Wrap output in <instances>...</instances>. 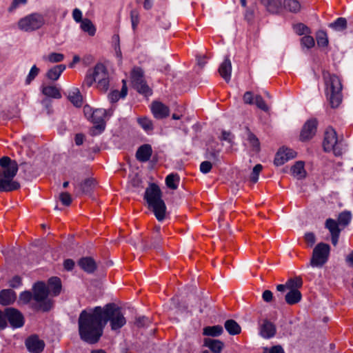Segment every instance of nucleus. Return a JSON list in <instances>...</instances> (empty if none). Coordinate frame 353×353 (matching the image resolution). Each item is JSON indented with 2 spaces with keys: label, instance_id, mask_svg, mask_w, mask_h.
I'll list each match as a JSON object with an SVG mask.
<instances>
[{
  "label": "nucleus",
  "instance_id": "obj_1",
  "mask_svg": "<svg viewBox=\"0 0 353 353\" xmlns=\"http://www.w3.org/2000/svg\"><path fill=\"white\" fill-rule=\"evenodd\" d=\"M108 321L113 331L119 330L126 323L121 308L114 303H108L103 307L97 306L89 311L83 310L78 319L81 339L89 344L97 343Z\"/></svg>",
  "mask_w": 353,
  "mask_h": 353
},
{
  "label": "nucleus",
  "instance_id": "obj_2",
  "mask_svg": "<svg viewBox=\"0 0 353 353\" xmlns=\"http://www.w3.org/2000/svg\"><path fill=\"white\" fill-rule=\"evenodd\" d=\"M144 199L146 200L148 208L152 210L155 217L159 221L165 218L166 206L162 199V193L159 187L152 183L146 188Z\"/></svg>",
  "mask_w": 353,
  "mask_h": 353
},
{
  "label": "nucleus",
  "instance_id": "obj_3",
  "mask_svg": "<svg viewBox=\"0 0 353 353\" xmlns=\"http://www.w3.org/2000/svg\"><path fill=\"white\" fill-rule=\"evenodd\" d=\"M96 83L97 88L105 92L109 88L110 79L106 67L101 63L88 70L83 85L90 88Z\"/></svg>",
  "mask_w": 353,
  "mask_h": 353
},
{
  "label": "nucleus",
  "instance_id": "obj_4",
  "mask_svg": "<svg viewBox=\"0 0 353 353\" xmlns=\"http://www.w3.org/2000/svg\"><path fill=\"white\" fill-rule=\"evenodd\" d=\"M325 85V92L332 108L339 107L342 101V83L340 79L335 74L329 72L323 73Z\"/></svg>",
  "mask_w": 353,
  "mask_h": 353
},
{
  "label": "nucleus",
  "instance_id": "obj_5",
  "mask_svg": "<svg viewBox=\"0 0 353 353\" xmlns=\"http://www.w3.org/2000/svg\"><path fill=\"white\" fill-rule=\"evenodd\" d=\"M33 307L43 312L49 311L52 307V301L48 298V289L43 282L36 283L32 288Z\"/></svg>",
  "mask_w": 353,
  "mask_h": 353
},
{
  "label": "nucleus",
  "instance_id": "obj_6",
  "mask_svg": "<svg viewBox=\"0 0 353 353\" xmlns=\"http://www.w3.org/2000/svg\"><path fill=\"white\" fill-rule=\"evenodd\" d=\"M323 147L325 152H333L335 156H341L342 154V142L338 140L336 132L333 128H328L326 130Z\"/></svg>",
  "mask_w": 353,
  "mask_h": 353
},
{
  "label": "nucleus",
  "instance_id": "obj_7",
  "mask_svg": "<svg viewBox=\"0 0 353 353\" xmlns=\"http://www.w3.org/2000/svg\"><path fill=\"white\" fill-rule=\"evenodd\" d=\"M330 253V246L325 243H318L312 251L310 265L314 268H321L328 261Z\"/></svg>",
  "mask_w": 353,
  "mask_h": 353
},
{
  "label": "nucleus",
  "instance_id": "obj_8",
  "mask_svg": "<svg viewBox=\"0 0 353 353\" xmlns=\"http://www.w3.org/2000/svg\"><path fill=\"white\" fill-rule=\"evenodd\" d=\"M45 23L43 17L38 13L30 14L18 22V27L25 32H32L41 28Z\"/></svg>",
  "mask_w": 353,
  "mask_h": 353
},
{
  "label": "nucleus",
  "instance_id": "obj_9",
  "mask_svg": "<svg viewBox=\"0 0 353 353\" xmlns=\"http://www.w3.org/2000/svg\"><path fill=\"white\" fill-rule=\"evenodd\" d=\"M131 81L132 86L139 93L145 95L151 94V90L146 84L144 79L143 71L140 68H135L132 70L131 73Z\"/></svg>",
  "mask_w": 353,
  "mask_h": 353
},
{
  "label": "nucleus",
  "instance_id": "obj_10",
  "mask_svg": "<svg viewBox=\"0 0 353 353\" xmlns=\"http://www.w3.org/2000/svg\"><path fill=\"white\" fill-rule=\"evenodd\" d=\"M0 176L8 178H14L18 171V165L15 161H12L8 157H3L0 159Z\"/></svg>",
  "mask_w": 353,
  "mask_h": 353
},
{
  "label": "nucleus",
  "instance_id": "obj_11",
  "mask_svg": "<svg viewBox=\"0 0 353 353\" xmlns=\"http://www.w3.org/2000/svg\"><path fill=\"white\" fill-rule=\"evenodd\" d=\"M6 316L13 327H21L24 324L22 314L17 309L8 307L5 310Z\"/></svg>",
  "mask_w": 353,
  "mask_h": 353
},
{
  "label": "nucleus",
  "instance_id": "obj_12",
  "mask_svg": "<svg viewBox=\"0 0 353 353\" xmlns=\"http://www.w3.org/2000/svg\"><path fill=\"white\" fill-rule=\"evenodd\" d=\"M317 121L316 119L308 120L303 125L300 134V139L305 141L312 139L316 132Z\"/></svg>",
  "mask_w": 353,
  "mask_h": 353
},
{
  "label": "nucleus",
  "instance_id": "obj_13",
  "mask_svg": "<svg viewBox=\"0 0 353 353\" xmlns=\"http://www.w3.org/2000/svg\"><path fill=\"white\" fill-rule=\"evenodd\" d=\"M296 152L290 148H281L276 154L274 164L277 166L281 165L288 161L295 158Z\"/></svg>",
  "mask_w": 353,
  "mask_h": 353
},
{
  "label": "nucleus",
  "instance_id": "obj_14",
  "mask_svg": "<svg viewBox=\"0 0 353 353\" xmlns=\"http://www.w3.org/2000/svg\"><path fill=\"white\" fill-rule=\"evenodd\" d=\"M105 114L106 110L105 109H96L91 113L90 117L92 121L97 124L94 127V130L92 132V135L96 134L94 130H98L99 132H101L104 130L105 125L103 123V118L105 116Z\"/></svg>",
  "mask_w": 353,
  "mask_h": 353
},
{
  "label": "nucleus",
  "instance_id": "obj_15",
  "mask_svg": "<svg viewBox=\"0 0 353 353\" xmlns=\"http://www.w3.org/2000/svg\"><path fill=\"white\" fill-rule=\"evenodd\" d=\"M26 345L30 352L40 353L43 350L45 343L37 336H32L26 341Z\"/></svg>",
  "mask_w": 353,
  "mask_h": 353
},
{
  "label": "nucleus",
  "instance_id": "obj_16",
  "mask_svg": "<svg viewBox=\"0 0 353 353\" xmlns=\"http://www.w3.org/2000/svg\"><path fill=\"white\" fill-rule=\"evenodd\" d=\"M151 110L154 117L159 119L167 117L170 113L169 108L159 101L152 102Z\"/></svg>",
  "mask_w": 353,
  "mask_h": 353
},
{
  "label": "nucleus",
  "instance_id": "obj_17",
  "mask_svg": "<svg viewBox=\"0 0 353 353\" xmlns=\"http://www.w3.org/2000/svg\"><path fill=\"white\" fill-rule=\"evenodd\" d=\"M20 184L14 178H8L0 176V192H11L18 190Z\"/></svg>",
  "mask_w": 353,
  "mask_h": 353
},
{
  "label": "nucleus",
  "instance_id": "obj_18",
  "mask_svg": "<svg viewBox=\"0 0 353 353\" xmlns=\"http://www.w3.org/2000/svg\"><path fill=\"white\" fill-rule=\"evenodd\" d=\"M152 154V148L150 144H143L137 150L136 158L140 162L148 161Z\"/></svg>",
  "mask_w": 353,
  "mask_h": 353
},
{
  "label": "nucleus",
  "instance_id": "obj_19",
  "mask_svg": "<svg viewBox=\"0 0 353 353\" xmlns=\"http://www.w3.org/2000/svg\"><path fill=\"white\" fill-rule=\"evenodd\" d=\"M276 334V327L274 325L267 319L263 320L260 326V334L265 339L273 337Z\"/></svg>",
  "mask_w": 353,
  "mask_h": 353
},
{
  "label": "nucleus",
  "instance_id": "obj_20",
  "mask_svg": "<svg viewBox=\"0 0 353 353\" xmlns=\"http://www.w3.org/2000/svg\"><path fill=\"white\" fill-rule=\"evenodd\" d=\"M219 73L221 77L229 82L232 73V63L228 57H226L219 68Z\"/></svg>",
  "mask_w": 353,
  "mask_h": 353
},
{
  "label": "nucleus",
  "instance_id": "obj_21",
  "mask_svg": "<svg viewBox=\"0 0 353 353\" xmlns=\"http://www.w3.org/2000/svg\"><path fill=\"white\" fill-rule=\"evenodd\" d=\"M16 298V293L10 289L2 290L0 292V304L2 305H8L13 303Z\"/></svg>",
  "mask_w": 353,
  "mask_h": 353
},
{
  "label": "nucleus",
  "instance_id": "obj_22",
  "mask_svg": "<svg viewBox=\"0 0 353 353\" xmlns=\"http://www.w3.org/2000/svg\"><path fill=\"white\" fill-rule=\"evenodd\" d=\"M79 265L85 272L88 273H92L97 268L95 261L91 257H83L78 262Z\"/></svg>",
  "mask_w": 353,
  "mask_h": 353
},
{
  "label": "nucleus",
  "instance_id": "obj_23",
  "mask_svg": "<svg viewBox=\"0 0 353 353\" xmlns=\"http://www.w3.org/2000/svg\"><path fill=\"white\" fill-rule=\"evenodd\" d=\"M48 293L51 292L53 296H57L61 290V279L58 277H52L48 280L47 285Z\"/></svg>",
  "mask_w": 353,
  "mask_h": 353
},
{
  "label": "nucleus",
  "instance_id": "obj_24",
  "mask_svg": "<svg viewBox=\"0 0 353 353\" xmlns=\"http://www.w3.org/2000/svg\"><path fill=\"white\" fill-rule=\"evenodd\" d=\"M261 2L268 12L271 14H276L280 10L283 0H263Z\"/></svg>",
  "mask_w": 353,
  "mask_h": 353
},
{
  "label": "nucleus",
  "instance_id": "obj_25",
  "mask_svg": "<svg viewBox=\"0 0 353 353\" xmlns=\"http://www.w3.org/2000/svg\"><path fill=\"white\" fill-rule=\"evenodd\" d=\"M221 148H219L217 143H211L208 145L206 150L207 157L214 161H219L220 157Z\"/></svg>",
  "mask_w": 353,
  "mask_h": 353
},
{
  "label": "nucleus",
  "instance_id": "obj_26",
  "mask_svg": "<svg viewBox=\"0 0 353 353\" xmlns=\"http://www.w3.org/2000/svg\"><path fill=\"white\" fill-rule=\"evenodd\" d=\"M302 298L301 293L297 289L289 290L285 296V301L288 305H294L299 303Z\"/></svg>",
  "mask_w": 353,
  "mask_h": 353
},
{
  "label": "nucleus",
  "instance_id": "obj_27",
  "mask_svg": "<svg viewBox=\"0 0 353 353\" xmlns=\"http://www.w3.org/2000/svg\"><path fill=\"white\" fill-rule=\"evenodd\" d=\"M204 345L214 353H220L223 347V343L221 341L209 338L204 339Z\"/></svg>",
  "mask_w": 353,
  "mask_h": 353
},
{
  "label": "nucleus",
  "instance_id": "obj_28",
  "mask_svg": "<svg viewBox=\"0 0 353 353\" xmlns=\"http://www.w3.org/2000/svg\"><path fill=\"white\" fill-rule=\"evenodd\" d=\"M65 70V65L63 64L55 65L47 72L46 77L50 80L57 81Z\"/></svg>",
  "mask_w": 353,
  "mask_h": 353
},
{
  "label": "nucleus",
  "instance_id": "obj_29",
  "mask_svg": "<svg viewBox=\"0 0 353 353\" xmlns=\"http://www.w3.org/2000/svg\"><path fill=\"white\" fill-rule=\"evenodd\" d=\"M122 82L123 86L120 92L118 90H114L108 95V98L111 102H117L120 98H124L127 95L128 88L126 81L125 80H123Z\"/></svg>",
  "mask_w": 353,
  "mask_h": 353
},
{
  "label": "nucleus",
  "instance_id": "obj_30",
  "mask_svg": "<svg viewBox=\"0 0 353 353\" xmlns=\"http://www.w3.org/2000/svg\"><path fill=\"white\" fill-rule=\"evenodd\" d=\"M282 6L285 10L292 13L299 12L301 8L297 0H283Z\"/></svg>",
  "mask_w": 353,
  "mask_h": 353
},
{
  "label": "nucleus",
  "instance_id": "obj_31",
  "mask_svg": "<svg viewBox=\"0 0 353 353\" xmlns=\"http://www.w3.org/2000/svg\"><path fill=\"white\" fill-rule=\"evenodd\" d=\"M291 172L292 175L297 179H302L305 176L306 172L304 169V163L303 161H297L291 168Z\"/></svg>",
  "mask_w": 353,
  "mask_h": 353
},
{
  "label": "nucleus",
  "instance_id": "obj_32",
  "mask_svg": "<svg viewBox=\"0 0 353 353\" xmlns=\"http://www.w3.org/2000/svg\"><path fill=\"white\" fill-rule=\"evenodd\" d=\"M225 330L231 335L239 334L241 328L240 325L233 319L227 320L224 324Z\"/></svg>",
  "mask_w": 353,
  "mask_h": 353
},
{
  "label": "nucleus",
  "instance_id": "obj_33",
  "mask_svg": "<svg viewBox=\"0 0 353 353\" xmlns=\"http://www.w3.org/2000/svg\"><path fill=\"white\" fill-rule=\"evenodd\" d=\"M81 29L88 33L90 36L93 37L96 33V28L90 19L88 18L83 19L80 24Z\"/></svg>",
  "mask_w": 353,
  "mask_h": 353
},
{
  "label": "nucleus",
  "instance_id": "obj_34",
  "mask_svg": "<svg viewBox=\"0 0 353 353\" xmlns=\"http://www.w3.org/2000/svg\"><path fill=\"white\" fill-rule=\"evenodd\" d=\"M96 186V181L94 179H86L79 184L82 194H90Z\"/></svg>",
  "mask_w": 353,
  "mask_h": 353
},
{
  "label": "nucleus",
  "instance_id": "obj_35",
  "mask_svg": "<svg viewBox=\"0 0 353 353\" xmlns=\"http://www.w3.org/2000/svg\"><path fill=\"white\" fill-rule=\"evenodd\" d=\"M223 332V329L221 325L207 326L203 328V334L209 336H219Z\"/></svg>",
  "mask_w": 353,
  "mask_h": 353
},
{
  "label": "nucleus",
  "instance_id": "obj_36",
  "mask_svg": "<svg viewBox=\"0 0 353 353\" xmlns=\"http://www.w3.org/2000/svg\"><path fill=\"white\" fill-rule=\"evenodd\" d=\"M42 93L48 97L54 99H60L61 97L59 90L52 85L43 86L42 88Z\"/></svg>",
  "mask_w": 353,
  "mask_h": 353
},
{
  "label": "nucleus",
  "instance_id": "obj_37",
  "mask_svg": "<svg viewBox=\"0 0 353 353\" xmlns=\"http://www.w3.org/2000/svg\"><path fill=\"white\" fill-rule=\"evenodd\" d=\"M179 182V176L177 174H170L165 178L166 185L172 190L177 189Z\"/></svg>",
  "mask_w": 353,
  "mask_h": 353
},
{
  "label": "nucleus",
  "instance_id": "obj_38",
  "mask_svg": "<svg viewBox=\"0 0 353 353\" xmlns=\"http://www.w3.org/2000/svg\"><path fill=\"white\" fill-rule=\"evenodd\" d=\"M248 140L252 148V150L258 152L260 150V143L258 138L248 129Z\"/></svg>",
  "mask_w": 353,
  "mask_h": 353
},
{
  "label": "nucleus",
  "instance_id": "obj_39",
  "mask_svg": "<svg viewBox=\"0 0 353 353\" xmlns=\"http://www.w3.org/2000/svg\"><path fill=\"white\" fill-rule=\"evenodd\" d=\"M316 39L319 46L326 47L328 45V37L325 31H318L316 34Z\"/></svg>",
  "mask_w": 353,
  "mask_h": 353
},
{
  "label": "nucleus",
  "instance_id": "obj_40",
  "mask_svg": "<svg viewBox=\"0 0 353 353\" xmlns=\"http://www.w3.org/2000/svg\"><path fill=\"white\" fill-rule=\"evenodd\" d=\"M339 223L332 219H327L325 221V228L328 229L330 234L341 232V230L339 228Z\"/></svg>",
  "mask_w": 353,
  "mask_h": 353
},
{
  "label": "nucleus",
  "instance_id": "obj_41",
  "mask_svg": "<svg viewBox=\"0 0 353 353\" xmlns=\"http://www.w3.org/2000/svg\"><path fill=\"white\" fill-rule=\"evenodd\" d=\"M329 27L336 30H343L347 28V20L343 17H339L334 23H330Z\"/></svg>",
  "mask_w": 353,
  "mask_h": 353
},
{
  "label": "nucleus",
  "instance_id": "obj_42",
  "mask_svg": "<svg viewBox=\"0 0 353 353\" xmlns=\"http://www.w3.org/2000/svg\"><path fill=\"white\" fill-rule=\"evenodd\" d=\"M351 219V213L350 212L345 211L339 214L338 217V223L339 225L345 227L350 223Z\"/></svg>",
  "mask_w": 353,
  "mask_h": 353
},
{
  "label": "nucleus",
  "instance_id": "obj_43",
  "mask_svg": "<svg viewBox=\"0 0 353 353\" xmlns=\"http://www.w3.org/2000/svg\"><path fill=\"white\" fill-rule=\"evenodd\" d=\"M293 30L299 35L310 34L311 32L310 29L302 23L293 25Z\"/></svg>",
  "mask_w": 353,
  "mask_h": 353
},
{
  "label": "nucleus",
  "instance_id": "obj_44",
  "mask_svg": "<svg viewBox=\"0 0 353 353\" xmlns=\"http://www.w3.org/2000/svg\"><path fill=\"white\" fill-rule=\"evenodd\" d=\"M286 283L288 289L290 290L291 289L298 290L303 285L302 279L300 277L290 279Z\"/></svg>",
  "mask_w": 353,
  "mask_h": 353
},
{
  "label": "nucleus",
  "instance_id": "obj_45",
  "mask_svg": "<svg viewBox=\"0 0 353 353\" xmlns=\"http://www.w3.org/2000/svg\"><path fill=\"white\" fill-rule=\"evenodd\" d=\"M137 121L139 124L145 130L150 131L153 129V125L148 118L147 117H141L138 118Z\"/></svg>",
  "mask_w": 353,
  "mask_h": 353
},
{
  "label": "nucleus",
  "instance_id": "obj_46",
  "mask_svg": "<svg viewBox=\"0 0 353 353\" xmlns=\"http://www.w3.org/2000/svg\"><path fill=\"white\" fill-rule=\"evenodd\" d=\"M263 169L261 164H256L252 169V172L250 176V180L252 183H255L258 181L259 176Z\"/></svg>",
  "mask_w": 353,
  "mask_h": 353
},
{
  "label": "nucleus",
  "instance_id": "obj_47",
  "mask_svg": "<svg viewBox=\"0 0 353 353\" xmlns=\"http://www.w3.org/2000/svg\"><path fill=\"white\" fill-rule=\"evenodd\" d=\"M69 99L76 107H80L82 105V97L79 92H73L70 94Z\"/></svg>",
  "mask_w": 353,
  "mask_h": 353
},
{
  "label": "nucleus",
  "instance_id": "obj_48",
  "mask_svg": "<svg viewBox=\"0 0 353 353\" xmlns=\"http://www.w3.org/2000/svg\"><path fill=\"white\" fill-rule=\"evenodd\" d=\"M64 56L63 54L53 52L50 54L48 57H43V59L48 60L51 63H58L63 60Z\"/></svg>",
  "mask_w": 353,
  "mask_h": 353
},
{
  "label": "nucleus",
  "instance_id": "obj_49",
  "mask_svg": "<svg viewBox=\"0 0 353 353\" xmlns=\"http://www.w3.org/2000/svg\"><path fill=\"white\" fill-rule=\"evenodd\" d=\"M130 19L133 30H136L139 23V13L137 10H132L130 12Z\"/></svg>",
  "mask_w": 353,
  "mask_h": 353
},
{
  "label": "nucleus",
  "instance_id": "obj_50",
  "mask_svg": "<svg viewBox=\"0 0 353 353\" xmlns=\"http://www.w3.org/2000/svg\"><path fill=\"white\" fill-rule=\"evenodd\" d=\"M301 43L303 47L311 48L314 46V39L312 36L305 35L301 39Z\"/></svg>",
  "mask_w": 353,
  "mask_h": 353
},
{
  "label": "nucleus",
  "instance_id": "obj_51",
  "mask_svg": "<svg viewBox=\"0 0 353 353\" xmlns=\"http://www.w3.org/2000/svg\"><path fill=\"white\" fill-rule=\"evenodd\" d=\"M150 321L148 318L143 316L137 317L134 321V325L137 327H143L145 326H148L150 324Z\"/></svg>",
  "mask_w": 353,
  "mask_h": 353
},
{
  "label": "nucleus",
  "instance_id": "obj_52",
  "mask_svg": "<svg viewBox=\"0 0 353 353\" xmlns=\"http://www.w3.org/2000/svg\"><path fill=\"white\" fill-rule=\"evenodd\" d=\"M254 103H255L259 108L265 112H267L269 110L268 106L267 105L265 101L260 95H256L255 97Z\"/></svg>",
  "mask_w": 353,
  "mask_h": 353
},
{
  "label": "nucleus",
  "instance_id": "obj_53",
  "mask_svg": "<svg viewBox=\"0 0 353 353\" xmlns=\"http://www.w3.org/2000/svg\"><path fill=\"white\" fill-rule=\"evenodd\" d=\"M59 200L65 206H69L72 201L71 195L67 192L60 193Z\"/></svg>",
  "mask_w": 353,
  "mask_h": 353
},
{
  "label": "nucleus",
  "instance_id": "obj_54",
  "mask_svg": "<svg viewBox=\"0 0 353 353\" xmlns=\"http://www.w3.org/2000/svg\"><path fill=\"white\" fill-rule=\"evenodd\" d=\"M39 72V69L36 65H33L26 78V83L30 84V82L38 75Z\"/></svg>",
  "mask_w": 353,
  "mask_h": 353
},
{
  "label": "nucleus",
  "instance_id": "obj_55",
  "mask_svg": "<svg viewBox=\"0 0 353 353\" xmlns=\"http://www.w3.org/2000/svg\"><path fill=\"white\" fill-rule=\"evenodd\" d=\"M32 300L33 301V294L29 291H25L19 296V301L23 303H28Z\"/></svg>",
  "mask_w": 353,
  "mask_h": 353
},
{
  "label": "nucleus",
  "instance_id": "obj_56",
  "mask_svg": "<svg viewBox=\"0 0 353 353\" xmlns=\"http://www.w3.org/2000/svg\"><path fill=\"white\" fill-rule=\"evenodd\" d=\"M304 239L310 247H312L316 242V236L313 232H307L305 234Z\"/></svg>",
  "mask_w": 353,
  "mask_h": 353
},
{
  "label": "nucleus",
  "instance_id": "obj_57",
  "mask_svg": "<svg viewBox=\"0 0 353 353\" xmlns=\"http://www.w3.org/2000/svg\"><path fill=\"white\" fill-rule=\"evenodd\" d=\"M212 168V164L208 161H203L200 165V171L203 174H207L210 172Z\"/></svg>",
  "mask_w": 353,
  "mask_h": 353
},
{
  "label": "nucleus",
  "instance_id": "obj_58",
  "mask_svg": "<svg viewBox=\"0 0 353 353\" xmlns=\"http://www.w3.org/2000/svg\"><path fill=\"white\" fill-rule=\"evenodd\" d=\"M263 353H285L281 345H274L270 348L264 347Z\"/></svg>",
  "mask_w": 353,
  "mask_h": 353
},
{
  "label": "nucleus",
  "instance_id": "obj_59",
  "mask_svg": "<svg viewBox=\"0 0 353 353\" xmlns=\"http://www.w3.org/2000/svg\"><path fill=\"white\" fill-rule=\"evenodd\" d=\"M162 238L160 235H155L152 239L151 245L150 248L159 249L161 246Z\"/></svg>",
  "mask_w": 353,
  "mask_h": 353
},
{
  "label": "nucleus",
  "instance_id": "obj_60",
  "mask_svg": "<svg viewBox=\"0 0 353 353\" xmlns=\"http://www.w3.org/2000/svg\"><path fill=\"white\" fill-rule=\"evenodd\" d=\"M253 93L252 92H245L243 97V102L245 104L252 105L254 103Z\"/></svg>",
  "mask_w": 353,
  "mask_h": 353
},
{
  "label": "nucleus",
  "instance_id": "obj_61",
  "mask_svg": "<svg viewBox=\"0 0 353 353\" xmlns=\"http://www.w3.org/2000/svg\"><path fill=\"white\" fill-rule=\"evenodd\" d=\"M26 3L27 0H13L8 10V12H12L19 6L24 5Z\"/></svg>",
  "mask_w": 353,
  "mask_h": 353
},
{
  "label": "nucleus",
  "instance_id": "obj_62",
  "mask_svg": "<svg viewBox=\"0 0 353 353\" xmlns=\"http://www.w3.org/2000/svg\"><path fill=\"white\" fill-rule=\"evenodd\" d=\"M72 18L77 23H81L83 20L82 19V12L79 8H74L72 10Z\"/></svg>",
  "mask_w": 353,
  "mask_h": 353
},
{
  "label": "nucleus",
  "instance_id": "obj_63",
  "mask_svg": "<svg viewBox=\"0 0 353 353\" xmlns=\"http://www.w3.org/2000/svg\"><path fill=\"white\" fill-rule=\"evenodd\" d=\"M263 300L266 303H271L273 301V294L270 290H266L262 294Z\"/></svg>",
  "mask_w": 353,
  "mask_h": 353
},
{
  "label": "nucleus",
  "instance_id": "obj_64",
  "mask_svg": "<svg viewBox=\"0 0 353 353\" xmlns=\"http://www.w3.org/2000/svg\"><path fill=\"white\" fill-rule=\"evenodd\" d=\"M9 285L10 287L15 288L21 285V278L19 276H14L10 281Z\"/></svg>",
  "mask_w": 353,
  "mask_h": 353
}]
</instances>
